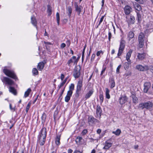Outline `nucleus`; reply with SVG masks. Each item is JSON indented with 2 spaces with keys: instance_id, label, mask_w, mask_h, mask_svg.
<instances>
[{
  "instance_id": "nucleus-52",
  "label": "nucleus",
  "mask_w": 153,
  "mask_h": 153,
  "mask_svg": "<svg viewBox=\"0 0 153 153\" xmlns=\"http://www.w3.org/2000/svg\"><path fill=\"white\" fill-rule=\"evenodd\" d=\"M104 16H102L100 18V22H99V24H98V26L99 25H100V24L101 23V22H102L103 20V19H104Z\"/></svg>"
},
{
  "instance_id": "nucleus-55",
  "label": "nucleus",
  "mask_w": 153,
  "mask_h": 153,
  "mask_svg": "<svg viewBox=\"0 0 153 153\" xmlns=\"http://www.w3.org/2000/svg\"><path fill=\"white\" fill-rule=\"evenodd\" d=\"M106 68L105 67H104V68L103 67L102 70L101 72L100 75H102L103 74V73L105 72V71L106 70Z\"/></svg>"
},
{
  "instance_id": "nucleus-58",
  "label": "nucleus",
  "mask_w": 153,
  "mask_h": 153,
  "mask_svg": "<svg viewBox=\"0 0 153 153\" xmlns=\"http://www.w3.org/2000/svg\"><path fill=\"white\" fill-rule=\"evenodd\" d=\"M111 32L109 31L108 32V39L109 41L110 40L111 37Z\"/></svg>"
},
{
  "instance_id": "nucleus-48",
  "label": "nucleus",
  "mask_w": 153,
  "mask_h": 153,
  "mask_svg": "<svg viewBox=\"0 0 153 153\" xmlns=\"http://www.w3.org/2000/svg\"><path fill=\"white\" fill-rule=\"evenodd\" d=\"M103 52L102 50L98 51L97 52V56H100L101 54H103Z\"/></svg>"
},
{
  "instance_id": "nucleus-33",
  "label": "nucleus",
  "mask_w": 153,
  "mask_h": 153,
  "mask_svg": "<svg viewBox=\"0 0 153 153\" xmlns=\"http://www.w3.org/2000/svg\"><path fill=\"white\" fill-rule=\"evenodd\" d=\"M74 84L72 83L69 87V90L68 92H71L73 93V91L74 89Z\"/></svg>"
},
{
  "instance_id": "nucleus-4",
  "label": "nucleus",
  "mask_w": 153,
  "mask_h": 153,
  "mask_svg": "<svg viewBox=\"0 0 153 153\" xmlns=\"http://www.w3.org/2000/svg\"><path fill=\"white\" fill-rule=\"evenodd\" d=\"M125 41L124 40L121 39L120 42V47L117 54V56H120L122 54L125 48Z\"/></svg>"
},
{
  "instance_id": "nucleus-10",
  "label": "nucleus",
  "mask_w": 153,
  "mask_h": 153,
  "mask_svg": "<svg viewBox=\"0 0 153 153\" xmlns=\"http://www.w3.org/2000/svg\"><path fill=\"white\" fill-rule=\"evenodd\" d=\"M2 81L3 83L10 85L14 84V82L12 79L7 77H4Z\"/></svg>"
},
{
  "instance_id": "nucleus-22",
  "label": "nucleus",
  "mask_w": 153,
  "mask_h": 153,
  "mask_svg": "<svg viewBox=\"0 0 153 153\" xmlns=\"http://www.w3.org/2000/svg\"><path fill=\"white\" fill-rule=\"evenodd\" d=\"M145 56L146 54L144 53H138L137 56V59H138L140 60H142L145 58Z\"/></svg>"
},
{
  "instance_id": "nucleus-37",
  "label": "nucleus",
  "mask_w": 153,
  "mask_h": 153,
  "mask_svg": "<svg viewBox=\"0 0 153 153\" xmlns=\"http://www.w3.org/2000/svg\"><path fill=\"white\" fill-rule=\"evenodd\" d=\"M60 136H57L56 140V143L57 145H59L60 144Z\"/></svg>"
},
{
  "instance_id": "nucleus-40",
  "label": "nucleus",
  "mask_w": 153,
  "mask_h": 153,
  "mask_svg": "<svg viewBox=\"0 0 153 153\" xmlns=\"http://www.w3.org/2000/svg\"><path fill=\"white\" fill-rule=\"evenodd\" d=\"M67 10L68 12V15L70 17L72 11V9L71 7L70 6L68 7L67 8Z\"/></svg>"
},
{
  "instance_id": "nucleus-17",
  "label": "nucleus",
  "mask_w": 153,
  "mask_h": 153,
  "mask_svg": "<svg viewBox=\"0 0 153 153\" xmlns=\"http://www.w3.org/2000/svg\"><path fill=\"white\" fill-rule=\"evenodd\" d=\"M74 6L76 11L77 12L78 15H79L81 13L82 7L80 6H79L76 2L74 3Z\"/></svg>"
},
{
  "instance_id": "nucleus-21",
  "label": "nucleus",
  "mask_w": 153,
  "mask_h": 153,
  "mask_svg": "<svg viewBox=\"0 0 153 153\" xmlns=\"http://www.w3.org/2000/svg\"><path fill=\"white\" fill-rule=\"evenodd\" d=\"M72 94L71 92H67V95L65 98V102H68L70 99L71 97L72 96Z\"/></svg>"
},
{
  "instance_id": "nucleus-19",
  "label": "nucleus",
  "mask_w": 153,
  "mask_h": 153,
  "mask_svg": "<svg viewBox=\"0 0 153 153\" xmlns=\"http://www.w3.org/2000/svg\"><path fill=\"white\" fill-rule=\"evenodd\" d=\"M110 86L111 88H112L115 87V83L114 78L113 77L110 78L109 80Z\"/></svg>"
},
{
  "instance_id": "nucleus-42",
  "label": "nucleus",
  "mask_w": 153,
  "mask_h": 153,
  "mask_svg": "<svg viewBox=\"0 0 153 153\" xmlns=\"http://www.w3.org/2000/svg\"><path fill=\"white\" fill-rule=\"evenodd\" d=\"M51 8L50 6H48V8L47 10V12L48 13V15H50L51 13Z\"/></svg>"
},
{
  "instance_id": "nucleus-44",
  "label": "nucleus",
  "mask_w": 153,
  "mask_h": 153,
  "mask_svg": "<svg viewBox=\"0 0 153 153\" xmlns=\"http://www.w3.org/2000/svg\"><path fill=\"white\" fill-rule=\"evenodd\" d=\"M137 16L138 21L140 22L142 19V16L138 12H137Z\"/></svg>"
},
{
  "instance_id": "nucleus-23",
  "label": "nucleus",
  "mask_w": 153,
  "mask_h": 153,
  "mask_svg": "<svg viewBox=\"0 0 153 153\" xmlns=\"http://www.w3.org/2000/svg\"><path fill=\"white\" fill-rule=\"evenodd\" d=\"M44 64L43 62H39L37 68L39 70L41 71L44 67Z\"/></svg>"
},
{
  "instance_id": "nucleus-45",
  "label": "nucleus",
  "mask_w": 153,
  "mask_h": 153,
  "mask_svg": "<svg viewBox=\"0 0 153 153\" xmlns=\"http://www.w3.org/2000/svg\"><path fill=\"white\" fill-rule=\"evenodd\" d=\"M32 73L33 74L35 75H37L38 74V71L36 68H34L32 70Z\"/></svg>"
},
{
  "instance_id": "nucleus-36",
  "label": "nucleus",
  "mask_w": 153,
  "mask_h": 153,
  "mask_svg": "<svg viewBox=\"0 0 153 153\" xmlns=\"http://www.w3.org/2000/svg\"><path fill=\"white\" fill-rule=\"evenodd\" d=\"M152 23V22H150L149 23L147 24L146 25L147 28L149 29H153V25Z\"/></svg>"
},
{
  "instance_id": "nucleus-12",
  "label": "nucleus",
  "mask_w": 153,
  "mask_h": 153,
  "mask_svg": "<svg viewBox=\"0 0 153 153\" xmlns=\"http://www.w3.org/2000/svg\"><path fill=\"white\" fill-rule=\"evenodd\" d=\"M76 56H73L67 62V64L69 66H71V64L73 62H74V64H76L77 61L76 59Z\"/></svg>"
},
{
  "instance_id": "nucleus-47",
  "label": "nucleus",
  "mask_w": 153,
  "mask_h": 153,
  "mask_svg": "<svg viewBox=\"0 0 153 153\" xmlns=\"http://www.w3.org/2000/svg\"><path fill=\"white\" fill-rule=\"evenodd\" d=\"M66 81V79H65V80L63 81L58 86L59 88H60L62 86H63Z\"/></svg>"
},
{
  "instance_id": "nucleus-54",
  "label": "nucleus",
  "mask_w": 153,
  "mask_h": 153,
  "mask_svg": "<svg viewBox=\"0 0 153 153\" xmlns=\"http://www.w3.org/2000/svg\"><path fill=\"white\" fill-rule=\"evenodd\" d=\"M87 132V130L86 129L84 130L82 132V134L83 135H85Z\"/></svg>"
},
{
  "instance_id": "nucleus-7",
  "label": "nucleus",
  "mask_w": 153,
  "mask_h": 153,
  "mask_svg": "<svg viewBox=\"0 0 153 153\" xmlns=\"http://www.w3.org/2000/svg\"><path fill=\"white\" fill-rule=\"evenodd\" d=\"M126 21L128 25L134 24L135 22L134 17L132 15L128 16L126 17Z\"/></svg>"
},
{
  "instance_id": "nucleus-26",
  "label": "nucleus",
  "mask_w": 153,
  "mask_h": 153,
  "mask_svg": "<svg viewBox=\"0 0 153 153\" xmlns=\"http://www.w3.org/2000/svg\"><path fill=\"white\" fill-rule=\"evenodd\" d=\"M111 145L112 144L111 143L106 141L105 143V146L103 148V149H108L111 146Z\"/></svg>"
},
{
  "instance_id": "nucleus-30",
  "label": "nucleus",
  "mask_w": 153,
  "mask_h": 153,
  "mask_svg": "<svg viewBox=\"0 0 153 153\" xmlns=\"http://www.w3.org/2000/svg\"><path fill=\"white\" fill-rule=\"evenodd\" d=\"M105 97L106 98L108 99H109L110 98V96L109 94L110 91L109 89L106 88L105 89Z\"/></svg>"
},
{
  "instance_id": "nucleus-11",
  "label": "nucleus",
  "mask_w": 153,
  "mask_h": 153,
  "mask_svg": "<svg viewBox=\"0 0 153 153\" xmlns=\"http://www.w3.org/2000/svg\"><path fill=\"white\" fill-rule=\"evenodd\" d=\"M134 32L132 31H130L127 34V39L128 42L132 39V42H134Z\"/></svg>"
},
{
  "instance_id": "nucleus-57",
  "label": "nucleus",
  "mask_w": 153,
  "mask_h": 153,
  "mask_svg": "<svg viewBox=\"0 0 153 153\" xmlns=\"http://www.w3.org/2000/svg\"><path fill=\"white\" fill-rule=\"evenodd\" d=\"M9 107H10V109L11 110H13V111H15V108H13L12 107V105L11 104H10V105H9Z\"/></svg>"
},
{
  "instance_id": "nucleus-9",
  "label": "nucleus",
  "mask_w": 153,
  "mask_h": 153,
  "mask_svg": "<svg viewBox=\"0 0 153 153\" xmlns=\"http://www.w3.org/2000/svg\"><path fill=\"white\" fill-rule=\"evenodd\" d=\"M2 81L3 83L10 85L14 84V82L12 79L7 77H4Z\"/></svg>"
},
{
  "instance_id": "nucleus-51",
  "label": "nucleus",
  "mask_w": 153,
  "mask_h": 153,
  "mask_svg": "<svg viewBox=\"0 0 153 153\" xmlns=\"http://www.w3.org/2000/svg\"><path fill=\"white\" fill-rule=\"evenodd\" d=\"M95 56V54L94 53H93L92 54L91 59V60L92 62L94 60Z\"/></svg>"
},
{
  "instance_id": "nucleus-43",
  "label": "nucleus",
  "mask_w": 153,
  "mask_h": 153,
  "mask_svg": "<svg viewBox=\"0 0 153 153\" xmlns=\"http://www.w3.org/2000/svg\"><path fill=\"white\" fill-rule=\"evenodd\" d=\"M144 45V41H139L138 47L140 48H143Z\"/></svg>"
},
{
  "instance_id": "nucleus-49",
  "label": "nucleus",
  "mask_w": 153,
  "mask_h": 153,
  "mask_svg": "<svg viewBox=\"0 0 153 153\" xmlns=\"http://www.w3.org/2000/svg\"><path fill=\"white\" fill-rule=\"evenodd\" d=\"M85 49V47L83 49L82 52V61H83L84 60Z\"/></svg>"
},
{
  "instance_id": "nucleus-53",
  "label": "nucleus",
  "mask_w": 153,
  "mask_h": 153,
  "mask_svg": "<svg viewBox=\"0 0 153 153\" xmlns=\"http://www.w3.org/2000/svg\"><path fill=\"white\" fill-rule=\"evenodd\" d=\"M66 44L67 46L68 47H69L70 46V45L71 44V41H70V40H68L66 41Z\"/></svg>"
},
{
  "instance_id": "nucleus-27",
  "label": "nucleus",
  "mask_w": 153,
  "mask_h": 153,
  "mask_svg": "<svg viewBox=\"0 0 153 153\" xmlns=\"http://www.w3.org/2000/svg\"><path fill=\"white\" fill-rule=\"evenodd\" d=\"M134 8L138 11H140L142 9L140 6L137 3H135L134 4Z\"/></svg>"
},
{
  "instance_id": "nucleus-5",
  "label": "nucleus",
  "mask_w": 153,
  "mask_h": 153,
  "mask_svg": "<svg viewBox=\"0 0 153 153\" xmlns=\"http://www.w3.org/2000/svg\"><path fill=\"white\" fill-rule=\"evenodd\" d=\"M81 67L80 65H78L74 69L73 76L75 78L79 77L80 75V70Z\"/></svg>"
},
{
  "instance_id": "nucleus-41",
  "label": "nucleus",
  "mask_w": 153,
  "mask_h": 153,
  "mask_svg": "<svg viewBox=\"0 0 153 153\" xmlns=\"http://www.w3.org/2000/svg\"><path fill=\"white\" fill-rule=\"evenodd\" d=\"M101 103H102L103 101V95L102 93H100L99 95Z\"/></svg>"
},
{
  "instance_id": "nucleus-61",
  "label": "nucleus",
  "mask_w": 153,
  "mask_h": 153,
  "mask_svg": "<svg viewBox=\"0 0 153 153\" xmlns=\"http://www.w3.org/2000/svg\"><path fill=\"white\" fill-rule=\"evenodd\" d=\"M16 153H24V151L23 149H19Z\"/></svg>"
},
{
  "instance_id": "nucleus-35",
  "label": "nucleus",
  "mask_w": 153,
  "mask_h": 153,
  "mask_svg": "<svg viewBox=\"0 0 153 153\" xmlns=\"http://www.w3.org/2000/svg\"><path fill=\"white\" fill-rule=\"evenodd\" d=\"M46 118V114L45 113H43L41 117L42 123H44L45 122Z\"/></svg>"
},
{
  "instance_id": "nucleus-28",
  "label": "nucleus",
  "mask_w": 153,
  "mask_h": 153,
  "mask_svg": "<svg viewBox=\"0 0 153 153\" xmlns=\"http://www.w3.org/2000/svg\"><path fill=\"white\" fill-rule=\"evenodd\" d=\"M31 91V90L30 88H28L27 90L25 92L24 97L25 98L28 97L29 96Z\"/></svg>"
},
{
  "instance_id": "nucleus-15",
  "label": "nucleus",
  "mask_w": 153,
  "mask_h": 153,
  "mask_svg": "<svg viewBox=\"0 0 153 153\" xmlns=\"http://www.w3.org/2000/svg\"><path fill=\"white\" fill-rule=\"evenodd\" d=\"M102 111L100 106L97 105L96 109V117L100 118L101 116Z\"/></svg>"
},
{
  "instance_id": "nucleus-13",
  "label": "nucleus",
  "mask_w": 153,
  "mask_h": 153,
  "mask_svg": "<svg viewBox=\"0 0 153 153\" xmlns=\"http://www.w3.org/2000/svg\"><path fill=\"white\" fill-rule=\"evenodd\" d=\"M128 98L125 95L122 96L119 98V102L121 105L125 104L127 101Z\"/></svg>"
},
{
  "instance_id": "nucleus-3",
  "label": "nucleus",
  "mask_w": 153,
  "mask_h": 153,
  "mask_svg": "<svg viewBox=\"0 0 153 153\" xmlns=\"http://www.w3.org/2000/svg\"><path fill=\"white\" fill-rule=\"evenodd\" d=\"M3 72L7 76L16 80L17 79V77L13 71L6 69H4L3 70Z\"/></svg>"
},
{
  "instance_id": "nucleus-59",
  "label": "nucleus",
  "mask_w": 153,
  "mask_h": 153,
  "mask_svg": "<svg viewBox=\"0 0 153 153\" xmlns=\"http://www.w3.org/2000/svg\"><path fill=\"white\" fill-rule=\"evenodd\" d=\"M73 153H82V151H80L78 150H76Z\"/></svg>"
},
{
  "instance_id": "nucleus-56",
  "label": "nucleus",
  "mask_w": 153,
  "mask_h": 153,
  "mask_svg": "<svg viewBox=\"0 0 153 153\" xmlns=\"http://www.w3.org/2000/svg\"><path fill=\"white\" fill-rule=\"evenodd\" d=\"M66 46V45L64 43H62L60 45V48H61L62 49L64 48Z\"/></svg>"
},
{
  "instance_id": "nucleus-2",
  "label": "nucleus",
  "mask_w": 153,
  "mask_h": 153,
  "mask_svg": "<svg viewBox=\"0 0 153 153\" xmlns=\"http://www.w3.org/2000/svg\"><path fill=\"white\" fill-rule=\"evenodd\" d=\"M153 106V103L151 102L148 101L140 104L138 106V108L142 109L144 108L149 109L152 108Z\"/></svg>"
},
{
  "instance_id": "nucleus-8",
  "label": "nucleus",
  "mask_w": 153,
  "mask_h": 153,
  "mask_svg": "<svg viewBox=\"0 0 153 153\" xmlns=\"http://www.w3.org/2000/svg\"><path fill=\"white\" fill-rule=\"evenodd\" d=\"M82 82L83 78L79 79L77 82L76 90V92L77 94H78L79 92L82 90Z\"/></svg>"
},
{
  "instance_id": "nucleus-31",
  "label": "nucleus",
  "mask_w": 153,
  "mask_h": 153,
  "mask_svg": "<svg viewBox=\"0 0 153 153\" xmlns=\"http://www.w3.org/2000/svg\"><path fill=\"white\" fill-rule=\"evenodd\" d=\"M31 22L32 24L34 26L36 27V21L35 18L34 17H31Z\"/></svg>"
},
{
  "instance_id": "nucleus-29",
  "label": "nucleus",
  "mask_w": 153,
  "mask_h": 153,
  "mask_svg": "<svg viewBox=\"0 0 153 153\" xmlns=\"http://www.w3.org/2000/svg\"><path fill=\"white\" fill-rule=\"evenodd\" d=\"M93 92L94 91L93 90L89 91L85 95V98L87 99L91 97V96Z\"/></svg>"
},
{
  "instance_id": "nucleus-34",
  "label": "nucleus",
  "mask_w": 153,
  "mask_h": 153,
  "mask_svg": "<svg viewBox=\"0 0 153 153\" xmlns=\"http://www.w3.org/2000/svg\"><path fill=\"white\" fill-rule=\"evenodd\" d=\"M112 133L117 136H119L121 133V131L119 129H117L116 131H113Z\"/></svg>"
},
{
  "instance_id": "nucleus-32",
  "label": "nucleus",
  "mask_w": 153,
  "mask_h": 153,
  "mask_svg": "<svg viewBox=\"0 0 153 153\" xmlns=\"http://www.w3.org/2000/svg\"><path fill=\"white\" fill-rule=\"evenodd\" d=\"M131 63V61H130V62H129L128 61H127V62H125L124 65V68L126 69H128L130 66V65Z\"/></svg>"
},
{
  "instance_id": "nucleus-1",
  "label": "nucleus",
  "mask_w": 153,
  "mask_h": 153,
  "mask_svg": "<svg viewBox=\"0 0 153 153\" xmlns=\"http://www.w3.org/2000/svg\"><path fill=\"white\" fill-rule=\"evenodd\" d=\"M46 129L45 128H42L40 131L38 137L39 141L41 145H43L45 142L46 137Z\"/></svg>"
},
{
  "instance_id": "nucleus-24",
  "label": "nucleus",
  "mask_w": 153,
  "mask_h": 153,
  "mask_svg": "<svg viewBox=\"0 0 153 153\" xmlns=\"http://www.w3.org/2000/svg\"><path fill=\"white\" fill-rule=\"evenodd\" d=\"M9 91L10 92L13 94L14 95H16L17 93L16 90L13 88L11 86H10L9 88Z\"/></svg>"
},
{
  "instance_id": "nucleus-64",
  "label": "nucleus",
  "mask_w": 153,
  "mask_h": 153,
  "mask_svg": "<svg viewBox=\"0 0 153 153\" xmlns=\"http://www.w3.org/2000/svg\"><path fill=\"white\" fill-rule=\"evenodd\" d=\"M150 69L151 71L153 73V66H150V67L149 68Z\"/></svg>"
},
{
  "instance_id": "nucleus-18",
  "label": "nucleus",
  "mask_w": 153,
  "mask_h": 153,
  "mask_svg": "<svg viewBox=\"0 0 153 153\" xmlns=\"http://www.w3.org/2000/svg\"><path fill=\"white\" fill-rule=\"evenodd\" d=\"M88 122L90 123H98V120L92 116H90L88 118Z\"/></svg>"
},
{
  "instance_id": "nucleus-25",
  "label": "nucleus",
  "mask_w": 153,
  "mask_h": 153,
  "mask_svg": "<svg viewBox=\"0 0 153 153\" xmlns=\"http://www.w3.org/2000/svg\"><path fill=\"white\" fill-rule=\"evenodd\" d=\"M144 35L142 33H140L138 36L139 41H144Z\"/></svg>"
},
{
  "instance_id": "nucleus-39",
  "label": "nucleus",
  "mask_w": 153,
  "mask_h": 153,
  "mask_svg": "<svg viewBox=\"0 0 153 153\" xmlns=\"http://www.w3.org/2000/svg\"><path fill=\"white\" fill-rule=\"evenodd\" d=\"M56 19L58 25H59V23L60 19H59V14L58 12L56 13Z\"/></svg>"
},
{
  "instance_id": "nucleus-63",
  "label": "nucleus",
  "mask_w": 153,
  "mask_h": 153,
  "mask_svg": "<svg viewBox=\"0 0 153 153\" xmlns=\"http://www.w3.org/2000/svg\"><path fill=\"white\" fill-rule=\"evenodd\" d=\"M97 133L98 134H100L101 132V130L100 129H98L97 131Z\"/></svg>"
},
{
  "instance_id": "nucleus-16",
  "label": "nucleus",
  "mask_w": 153,
  "mask_h": 153,
  "mask_svg": "<svg viewBox=\"0 0 153 153\" xmlns=\"http://www.w3.org/2000/svg\"><path fill=\"white\" fill-rule=\"evenodd\" d=\"M125 13L126 15H128L131 12L132 8L128 5L126 6L124 8Z\"/></svg>"
},
{
  "instance_id": "nucleus-62",
  "label": "nucleus",
  "mask_w": 153,
  "mask_h": 153,
  "mask_svg": "<svg viewBox=\"0 0 153 153\" xmlns=\"http://www.w3.org/2000/svg\"><path fill=\"white\" fill-rule=\"evenodd\" d=\"M135 1H138L140 4H142L143 3V0H135Z\"/></svg>"
},
{
  "instance_id": "nucleus-20",
  "label": "nucleus",
  "mask_w": 153,
  "mask_h": 153,
  "mask_svg": "<svg viewBox=\"0 0 153 153\" xmlns=\"http://www.w3.org/2000/svg\"><path fill=\"white\" fill-rule=\"evenodd\" d=\"M133 52V50L132 49H130L128 52L127 53L126 56V59L127 61H128L130 62V61H131L130 59V58L131 54Z\"/></svg>"
},
{
  "instance_id": "nucleus-14",
  "label": "nucleus",
  "mask_w": 153,
  "mask_h": 153,
  "mask_svg": "<svg viewBox=\"0 0 153 153\" xmlns=\"http://www.w3.org/2000/svg\"><path fill=\"white\" fill-rule=\"evenodd\" d=\"M151 86V84L149 82H146L145 83L144 85V92L145 93H147L149 89L150 88Z\"/></svg>"
},
{
  "instance_id": "nucleus-60",
  "label": "nucleus",
  "mask_w": 153,
  "mask_h": 153,
  "mask_svg": "<svg viewBox=\"0 0 153 153\" xmlns=\"http://www.w3.org/2000/svg\"><path fill=\"white\" fill-rule=\"evenodd\" d=\"M77 139L78 140L79 142H81L82 140V138L80 137H78L77 138Z\"/></svg>"
},
{
  "instance_id": "nucleus-46",
  "label": "nucleus",
  "mask_w": 153,
  "mask_h": 153,
  "mask_svg": "<svg viewBox=\"0 0 153 153\" xmlns=\"http://www.w3.org/2000/svg\"><path fill=\"white\" fill-rule=\"evenodd\" d=\"M31 105V103L29 102L27 105L25 111L27 113L28 111V110Z\"/></svg>"
},
{
  "instance_id": "nucleus-38",
  "label": "nucleus",
  "mask_w": 153,
  "mask_h": 153,
  "mask_svg": "<svg viewBox=\"0 0 153 153\" xmlns=\"http://www.w3.org/2000/svg\"><path fill=\"white\" fill-rule=\"evenodd\" d=\"M133 101L134 103H137L138 102V99L134 95H132Z\"/></svg>"
},
{
  "instance_id": "nucleus-6",
  "label": "nucleus",
  "mask_w": 153,
  "mask_h": 153,
  "mask_svg": "<svg viewBox=\"0 0 153 153\" xmlns=\"http://www.w3.org/2000/svg\"><path fill=\"white\" fill-rule=\"evenodd\" d=\"M136 69L140 71H145L149 70V67L147 65L143 66L140 65H138L136 66Z\"/></svg>"
},
{
  "instance_id": "nucleus-50",
  "label": "nucleus",
  "mask_w": 153,
  "mask_h": 153,
  "mask_svg": "<svg viewBox=\"0 0 153 153\" xmlns=\"http://www.w3.org/2000/svg\"><path fill=\"white\" fill-rule=\"evenodd\" d=\"M121 65H119L117 67V69H116V73L117 74H118L120 73V69L121 68Z\"/></svg>"
}]
</instances>
